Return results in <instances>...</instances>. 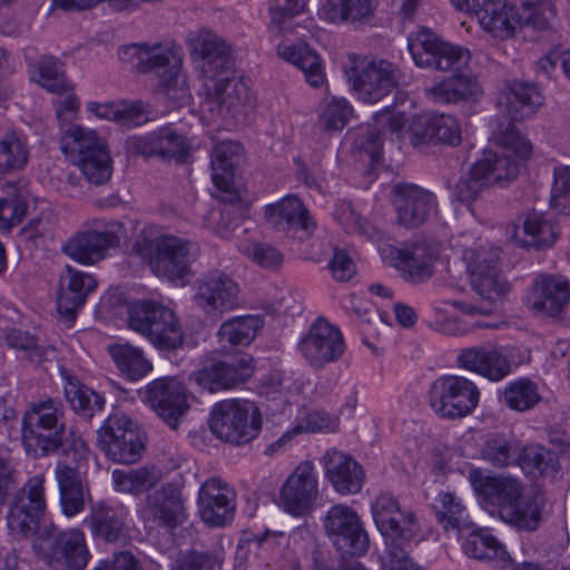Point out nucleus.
Instances as JSON below:
<instances>
[{"label": "nucleus", "mask_w": 570, "mask_h": 570, "mask_svg": "<svg viewBox=\"0 0 570 570\" xmlns=\"http://www.w3.org/2000/svg\"><path fill=\"white\" fill-rule=\"evenodd\" d=\"M469 481L482 504L520 530L534 531L542 519V504L537 495H524L523 483L512 476H484L479 469L469 471Z\"/></svg>", "instance_id": "f257e3e1"}, {"label": "nucleus", "mask_w": 570, "mask_h": 570, "mask_svg": "<svg viewBox=\"0 0 570 570\" xmlns=\"http://www.w3.org/2000/svg\"><path fill=\"white\" fill-rule=\"evenodd\" d=\"M21 440L36 458L57 453L67 441L62 402L52 397L31 402L22 416Z\"/></svg>", "instance_id": "f03ea898"}, {"label": "nucleus", "mask_w": 570, "mask_h": 570, "mask_svg": "<svg viewBox=\"0 0 570 570\" xmlns=\"http://www.w3.org/2000/svg\"><path fill=\"white\" fill-rule=\"evenodd\" d=\"M194 247L190 240L175 235H160L155 238L140 235L134 244V252L148 264L156 276L177 283L191 275Z\"/></svg>", "instance_id": "7ed1b4c3"}, {"label": "nucleus", "mask_w": 570, "mask_h": 570, "mask_svg": "<svg viewBox=\"0 0 570 570\" xmlns=\"http://www.w3.org/2000/svg\"><path fill=\"white\" fill-rule=\"evenodd\" d=\"M128 326L160 351H175L184 342V332L176 314L155 301H139L130 305Z\"/></svg>", "instance_id": "20e7f679"}, {"label": "nucleus", "mask_w": 570, "mask_h": 570, "mask_svg": "<svg viewBox=\"0 0 570 570\" xmlns=\"http://www.w3.org/2000/svg\"><path fill=\"white\" fill-rule=\"evenodd\" d=\"M262 422V413L255 403L230 399L213 406L209 428L219 440L243 445L258 435Z\"/></svg>", "instance_id": "39448f33"}, {"label": "nucleus", "mask_w": 570, "mask_h": 570, "mask_svg": "<svg viewBox=\"0 0 570 570\" xmlns=\"http://www.w3.org/2000/svg\"><path fill=\"white\" fill-rule=\"evenodd\" d=\"M494 138L500 151L489 150L478 160L488 165L484 171L493 186L517 178L520 160L528 158L532 149L531 144L511 121L497 124Z\"/></svg>", "instance_id": "423d86ee"}, {"label": "nucleus", "mask_w": 570, "mask_h": 570, "mask_svg": "<svg viewBox=\"0 0 570 570\" xmlns=\"http://www.w3.org/2000/svg\"><path fill=\"white\" fill-rule=\"evenodd\" d=\"M343 69L358 99L364 102L380 101L399 85L400 71L386 60L366 61L350 55Z\"/></svg>", "instance_id": "0eeeda50"}, {"label": "nucleus", "mask_w": 570, "mask_h": 570, "mask_svg": "<svg viewBox=\"0 0 570 570\" xmlns=\"http://www.w3.org/2000/svg\"><path fill=\"white\" fill-rule=\"evenodd\" d=\"M479 401L476 384L461 375H443L430 387V405L443 419H463L475 410Z\"/></svg>", "instance_id": "6e6552de"}, {"label": "nucleus", "mask_w": 570, "mask_h": 570, "mask_svg": "<svg viewBox=\"0 0 570 570\" xmlns=\"http://www.w3.org/2000/svg\"><path fill=\"white\" fill-rule=\"evenodd\" d=\"M407 49L416 66L439 71L459 70L471 59L469 50L441 40L426 28L409 36Z\"/></svg>", "instance_id": "1a4fd4ad"}, {"label": "nucleus", "mask_w": 570, "mask_h": 570, "mask_svg": "<svg viewBox=\"0 0 570 570\" xmlns=\"http://www.w3.org/2000/svg\"><path fill=\"white\" fill-rule=\"evenodd\" d=\"M322 524L326 537L340 552L361 556L367 551L370 539L354 508L342 503L332 505Z\"/></svg>", "instance_id": "9d476101"}, {"label": "nucleus", "mask_w": 570, "mask_h": 570, "mask_svg": "<svg viewBox=\"0 0 570 570\" xmlns=\"http://www.w3.org/2000/svg\"><path fill=\"white\" fill-rule=\"evenodd\" d=\"M132 48L137 50V70L142 73H155L159 78V90L166 98L175 101L187 98L186 82L179 77L180 59L174 51L160 45Z\"/></svg>", "instance_id": "9b49d317"}, {"label": "nucleus", "mask_w": 570, "mask_h": 570, "mask_svg": "<svg viewBox=\"0 0 570 570\" xmlns=\"http://www.w3.org/2000/svg\"><path fill=\"white\" fill-rule=\"evenodd\" d=\"M98 443L108 458L124 464L137 462L144 450L140 431L122 412H115L108 416L98 431Z\"/></svg>", "instance_id": "f8f14e48"}, {"label": "nucleus", "mask_w": 570, "mask_h": 570, "mask_svg": "<svg viewBox=\"0 0 570 570\" xmlns=\"http://www.w3.org/2000/svg\"><path fill=\"white\" fill-rule=\"evenodd\" d=\"M463 261L473 291L484 301L493 304L510 291V284L499 268V253L485 248H468Z\"/></svg>", "instance_id": "ddd939ff"}, {"label": "nucleus", "mask_w": 570, "mask_h": 570, "mask_svg": "<svg viewBox=\"0 0 570 570\" xmlns=\"http://www.w3.org/2000/svg\"><path fill=\"white\" fill-rule=\"evenodd\" d=\"M43 484V475H35L16 493L7 514L8 528L13 535L29 537L38 531L46 511Z\"/></svg>", "instance_id": "4468645a"}, {"label": "nucleus", "mask_w": 570, "mask_h": 570, "mask_svg": "<svg viewBox=\"0 0 570 570\" xmlns=\"http://www.w3.org/2000/svg\"><path fill=\"white\" fill-rule=\"evenodd\" d=\"M298 351L314 370L337 362L345 352L341 331L324 318H317L298 343Z\"/></svg>", "instance_id": "2eb2a0df"}, {"label": "nucleus", "mask_w": 570, "mask_h": 570, "mask_svg": "<svg viewBox=\"0 0 570 570\" xmlns=\"http://www.w3.org/2000/svg\"><path fill=\"white\" fill-rule=\"evenodd\" d=\"M391 203L397 225L407 229L424 225L438 206L432 191L411 183L394 184L391 187Z\"/></svg>", "instance_id": "dca6fc26"}, {"label": "nucleus", "mask_w": 570, "mask_h": 570, "mask_svg": "<svg viewBox=\"0 0 570 570\" xmlns=\"http://www.w3.org/2000/svg\"><path fill=\"white\" fill-rule=\"evenodd\" d=\"M318 498V481L312 462L299 463L279 490V507L291 515L312 512Z\"/></svg>", "instance_id": "f3484780"}, {"label": "nucleus", "mask_w": 570, "mask_h": 570, "mask_svg": "<svg viewBox=\"0 0 570 570\" xmlns=\"http://www.w3.org/2000/svg\"><path fill=\"white\" fill-rule=\"evenodd\" d=\"M194 299L206 314H224L240 306V288L225 272L213 269L196 281Z\"/></svg>", "instance_id": "a211bd4d"}, {"label": "nucleus", "mask_w": 570, "mask_h": 570, "mask_svg": "<svg viewBox=\"0 0 570 570\" xmlns=\"http://www.w3.org/2000/svg\"><path fill=\"white\" fill-rule=\"evenodd\" d=\"M141 394L142 401L174 430L189 409L186 389L176 377L154 380Z\"/></svg>", "instance_id": "6ab92c4d"}, {"label": "nucleus", "mask_w": 570, "mask_h": 570, "mask_svg": "<svg viewBox=\"0 0 570 570\" xmlns=\"http://www.w3.org/2000/svg\"><path fill=\"white\" fill-rule=\"evenodd\" d=\"M47 542L43 558L52 570H85L90 554L82 531H57L52 527L47 531Z\"/></svg>", "instance_id": "aec40b11"}, {"label": "nucleus", "mask_w": 570, "mask_h": 570, "mask_svg": "<svg viewBox=\"0 0 570 570\" xmlns=\"http://www.w3.org/2000/svg\"><path fill=\"white\" fill-rule=\"evenodd\" d=\"M375 524L390 543L409 542L417 533L415 515L412 511L401 509L396 499L390 493L379 494L372 503Z\"/></svg>", "instance_id": "412c9836"}, {"label": "nucleus", "mask_w": 570, "mask_h": 570, "mask_svg": "<svg viewBox=\"0 0 570 570\" xmlns=\"http://www.w3.org/2000/svg\"><path fill=\"white\" fill-rule=\"evenodd\" d=\"M122 224L111 220L104 230H86L70 237L61 247L70 258L83 265H94L107 256L109 248L119 245Z\"/></svg>", "instance_id": "4be33fe9"}, {"label": "nucleus", "mask_w": 570, "mask_h": 570, "mask_svg": "<svg viewBox=\"0 0 570 570\" xmlns=\"http://www.w3.org/2000/svg\"><path fill=\"white\" fill-rule=\"evenodd\" d=\"M198 512L202 520L214 527L233 521L236 511V492L224 480L209 478L198 492Z\"/></svg>", "instance_id": "5701e85b"}, {"label": "nucleus", "mask_w": 570, "mask_h": 570, "mask_svg": "<svg viewBox=\"0 0 570 570\" xmlns=\"http://www.w3.org/2000/svg\"><path fill=\"white\" fill-rule=\"evenodd\" d=\"M207 98L204 107L222 117H236L250 102L248 87L228 73L204 81Z\"/></svg>", "instance_id": "b1692460"}, {"label": "nucleus", "mask_w": 570, "mask_h": 570, "mask_svg": "<svg viewBox=\"0 0 570 570\" xmlns=\"http://www.w3.org/2000/svg\"><path fill=\"white\" fill-rule=\"evenodd\" d=\"M126 146L132 155L176 159L178 163L186 161L189 155L186 138L170 127L159 128L146 136L129 137Z\"/></svg>", "instance_id": "393cba45"}, {"label": "nucleus", "mask_w": 570, "mask_h": 570, "mask_svg": "<svg viewBox=\"0 0 570 570\" xmlns=\"http://www.w3.org/2000/svg\"><path fill=\"white\" fill-rule=\"evenodd\" d=\"M570 302V279L562 274H539L532 283L530 309L540 316H559Z\"/></svg>", "instance_id": "a878e982"}, {"label": "nucleus", "mask_w": 570, "mask_h": 570, "mask_svg": "<svg viewBox=\"0 0 570 570\" xmlns=\"http://www.w3.org/2000/svg\"><path fill=\"white\" fill-rule=\"evenodd\" d=\"M191 53L200 59L204 81L229 73L233 69L230 46L218 35L202 30L190 40Z\"/></svg>", "instance_id": "bb28decb"}, {"label": "nucleus", "mask_w": 570, "mask_h": 570, "mask_svg": "<svg viewBox=\"0 0 570 570\" xmlns=\"http://www.w3.org/2000/svg\"><path fill=\"white\" fill-rule=\"evenodd\" d=\"M265 217L277 230L299 239L308 238L316 228L303 202L295 196H286L278 203L268 205Z\"/></svg>", "instance_id": "cd10ccee"}, {"label": "nucleus", "mask_w": 570, "mask_h": 570, "mask_svg": "<svg viewBox=\"0 0 570 570\" xmlns=\"http://www.w3.org/2000/svg\"><path fill=\"white\" fill-rule=\"evenodd\" d=\"M392 265L410 283L420 284L434 274L435 249L426 243H413L402 248L390 247Z\"/></svg>", "instance_id": "c85d7f7f"}, {"label": "nucleus", "mask_w": 570, "mask_h": 570, "mask_svg": "<svg viewBox=\"0 0 570 570\" xmlns=\"http://www.w3.org/2000/svg\"><path fill=\"white\" fill-rule=\"evenodd\" d=\"M472 12L481 28L493 38L514 37L518 24L515 7L505 0H472Z\"/></svg>", "instance_id": "c756f323"}, {"label": "nucleus", "mask_w": 570, "mask_h": 570, "mask_svg": "<svg viewBox=\"0 0 570 570\" xmlns=\"http://www.w3.org/2000/svg\"><path fill=\"white\" fill-rule=\"evenodd\" d=\"M458 365L490 381L498 382L511 371V364L500 347L480 345L464 348L456 358Z\"/></svg>", "instance_id": "7c9ffc66"}, {"label": "nucleus", "mask_w": 570, "mask_h": 570, "mask_svg": "<svg viewBox=\"0 0 570 570\" xmlns=\"http://www.w3.org/2000/svg\"><path fill=\"white\" fill-rule=\"evenodd\" d=\"M542 100L535 86L512 81L498 101L501 116L498 117L497 122L508 124L511 121L517 127L518 121L535 112L542 105Z\"/></svg>", "instance_id": "2f4dec72"}, {"label": "nucleus", "mask_w": 570, "mask_h": 570, "mask_svg": "<svg viewBox=\"0 0 570 570\" xmlns=\"http://www.w3.org/2000/svg\"><path fill=\"white\" fill-rule=\"evenodd\" d=\"M324 464L325 475L337 493L355 494L362 490L364 471L351 455L330 450L324 455Z\"/></svg>", "instance_id": "473e14b6"}, {"label": "nucleus", "mask_w": 570, "mask_h": 570, "mask_svg": "<svg viewBox=\"0 0 570 570\" xmlns=\"http://www.w3.org/2000/svg\"><path fill=\"white\" fill-rule=\"evenodd\" d=\"M410 134L414 146L426 142L458 146L462 140L459 121L444 114L415 120L410 127Z\"/></svg>", "instance_id": "72a5a7b5"}, {"label": "nucleus", "mask_w": 570, "mask_h": 570, "mask_svg": "<svg viewBox=\"0 0 570 570\" xmlns=\"http://www.w3.org/2000/svg\"><path fill=\"white\" fill-rule=\"evenodd\" d=\"M97 287L96 279L83 272L67 266L60 275V288L57 308L61 315L73 318L76 312L85 304L88 295Z\"/></svg>", "instance_id": "f704fd0d"}, {"label": "nucleus", "mask_w": 570, "mask_h": 570, "mask_svg": "<svg viewBox=\"0 0 570 570\" xmlns=\"http://www.w3.org/2000/svg\"><path fill=\"white\" fill-rule=\"evenodd\" d=\"M425 96L436 104H461L476 101L483 89L476 77L468 72H458L438 83L425 88Z\"/></svg>", "instance_id": "c9c22d12"}, {"label": "nucleus", "mask_w": 570, "mask_h": 570, "mask_svg": "<svg viewBox=\"0 0 570 570\" xmlns=\"http://www.w3.org/2000/svg\"><path fill=\"white\" fill-rule=\"evenodd\" d=\"M145 518L159 525L176 527L184 518L180 492L168 484L147 495Z\"/></svg>", "instance_id": "e433bc0d"}, {"label": "nucleus", "mask_w": 570, "mask_h": 570, "mask_svg": "<svg viewBox=\"0 0 570 570\" xmlns=\"http://www.w3.org/2000/svg\"><path fill=\"white\" fill-rule=\"evenodd\" d=\"M55 475L63 514L67 517L79 514L85 509L87 498L90 497L88 485L81 473L77 469L58 463Z\"/></svg>", "instance_id": "4c0bfd02"}, {"label": "nucleus", "mask_w": 570, "mask_h": 570, "mask_svg": "<svg viewBox=\"0 0 570 570\" xmlns=\"http://www.w3.org/2000/svg\"><path fill=\"white\" fill-rule=\"evenodd\" d=\"M243 156V146L233 140L218 142L212 151V178L222 191L234 187L235 168Z\"/></svg>", "instance_id": "58836bf2"}, {"label": "nucleus", "mask_w": 570, "mask_h": 570, "mask_svg": "<svg viewBox=\"0 0 570 570\" xmlns=\"http://www.w3.org/2000/svg\"><path fill=\"white\" fill-rule=\"evenodd\" d=\"M376 7V0H326L320 16L333 23H366L374 17Z\"/></svg>", "instance_id": "ea45409f"}, {"label": "nucleus", "mask_w": 570, "mask_h": 570, "mask_svg": "<svg viewBox=\"0 0 570 570\" xmlns=\"http://www.w3.org/2000/svg\"><path fill=\"white\" fill-rule=\"evenodd\" d=\"M277 53L284 60L298 67L306 81L312 87H320L325 80L322 60L317 52L308 45L299 42L296 45H279Z\"/></svg>", "instance_id": "a19ab883"}, {"label": "nucleus", "mask_w": 570, "mask_h": 570, "mask_svg": "<svg viewBox=\"0 0 570 570\" xmlns=\"http://www.w3.org/2000/svg\"><path fill=\"white\" fill-rule=\"evenodd\" d=\"M125 517L122 508L98 503L92 508L87 521L95 538L105 542H116L125 535Z\"/></svg>", "instance_id": "79ce46f5"}, {"label": "nucleus", "mask_w": 570, "mask_h": 570, "mask_svg": "<svg viewBox=\"0 0 570 570\" xmlns=\"http://www.w3.org/2000/svg\"><path fill=\"white\" fill-rule=\"evenodd\" d=\"M463 549L466 556L491 562L498 568H507L512 564V559L505 547L487 531L472 532L465 539Z\"/></svg>", "instance_id": "37998d69"}, {"label": "nucleus", "mask_w": 570, "mask_h": 570, "mask_svg": "<svg viewBox=\"0 0 570 570\" xmlns=\"http://www.w3.org/2000/svg\"><path fill=\"white\" fill-rule=\"evenodd\" d=\"M60 131V149L73 164L106 145L96 131L80 125H68Z\"/></svg>", "instance_id": "c03bdc74"}, {"label": "nucleus", "mask_w": 570, "mask_h": 570, "mask_svg": "<svg viewBox=\"0 0 570 570\" xmlns=\"http://www.w3.org/2000/svg\"><path fill=\"white\" fill-rule=\"evenodd\" d=\"M66 385L63 387L65 396L71 409L86 419H91L97 411H100L105 404V399L90 387L80 383L76 377L62 372Z\"/></svg>", "instance_id": "a18cd8bd"}, {"label": "nucleus", "mask_w": 570, "mask_h": 570, "mask_svg": "<svg viewBox=\"0 0 570 570\" xmlns=\"http://www.w3.org/2000/svg\"><path fill=\"white\" fill-rule=\"evenodd\" d=\"M262 327L263 321L258 316H237L225 321L219 326L217 336L223 345H248Z\"/></svg>", "instance_id": "49530a36"}, {"label": "nucleus", "mask_w": 570, "mask_h": 570, "mask_svg": "<svg viewBox=\"0 0 570 570\" xmlns=\"http://www.w3.org/2000/svg\"><path fill=\"white\" fill-rule=\"evenodd\" d=\"M109 353L119 371L132 381L140 380L151 371V363L140 348L128 343L109 346Z\"/></svg>", "instance_id": "de8ad7c7"}, {"label": "nucleus", "mask_w": 570, "mask_h": 570, "mask_svg": "<svg viewBox=\"0 0 570 570\" xmlns=\"http://www.w3.org/2000/svg\"><path fill=\"white\" fill-rule=\"evenodd\" d=\"M518 464L530 473L556 478L562 464L556 453L539 444H529L519 452Z\"/></svg>", "instance_id": "09e8293b"}, {"label": "nucleus", "mask_w": 570, "mask_h": 570, "mask_svg": "<svg viewBox=\"0 0 570 570\" xmlns=\"http://www.w3.org/2000/svg\"><path fill=\"white\" fill-rule=\"evenodd\" d=\"M30 149L24 137L11 131L0 138V175L22 170L28 163Z\"/></svg>", "instance_id": "8fccbe9b"}, {"label": "nucleus", "mask_w": 570, "mask_h": 570, "mask_svg": "<svg viewBox=\"0 0 570 570\" xmlns=\"http://www.w3.org/2000/svg\"><path fill=\"white\" fill-rule=\"evenodd\" d=\"M30 72L33 81L53 94L61 95L71 88L66 80L62 65L55 57L42 56L30 65Z\"/></svg>", "instance_id": "3c124183"}, {"label": "nucleus", "mask_w": 570, "mask_h": 570, "mask_svg": "<svg viewBox=\"0 0 570 570\" xmlns=\"http://www.w3.org/2000/svg\"><path fill=\"white\" fill-rule=\"evenodd\" d=\"M160 471L155 466L115 470L112 472V480L117 490L132 494L149 490L160 480Z\"/></svg>", "instance_id": "603ef678"}, {"label": "nucleus", "mask_w": 570, "mask_h": 570, "mask_svg": "<svg viewBox=\"0 0 570 570\" xmlns=\"http://www.w3.org/2000/svg\"><path fill=\"white\" fill-rule=\"evenodd\" d=\"M523 232L525 237L521 239L522 246L534 249H544L552 246L559 236L558 227L537 213H531L525 217Z\"/></svg>", "instance_id": "864d4df0"}, {"label": "nucleus", "mask_w": 570, "mask_h": 570, "mask_svg": "<svg viewBox=\"0 0 570 570\" xmlns=\"http://www.w3.org/2000/svg\"><path fill=\"white\" fill-rule=\"evenodd\" d=\"M434 510L439 523L446 531L450 529L462 530L469 525L465 507L460 498L451 492H441L439 494Z\"/></svg>", "instance_id": "5fc2aeb1"}, {"label": "nucleus", "mask_w": 570, "mask_h": 570, "mask_svg": "<svg viewBox=\"0 0 570 570\" xmlns=\"http://www.w3.org/2000/svg\"><path fill=\"white\" fill-rule=\"evenodd\" d=\"M540 401L538 386L529 379L510 383L501 394V402L514 411H527Z\"/></svg>", "instance_id": "6e6d98bb"}, {"label": "nucleus", "mask_w": 570, "mask_h": 570, "mask_svg": "<svg viewBox=\"0 0 570 570\" xmlns=\"http://www.w3.org/2000/svg\"><path fill=\"white\" fill-rule=\"evenodd\" d=\"M75 165L91 184L102 185L111 177V158L106 145L83 156Z\"/></svg>", "instance_id": "4d7b16f0"}, {"label": "nucleus", "mask_w": 570, "mask_h": 570, "mask_svg": "<svg viewBox=\"0 0 570 570\" xmlns=\"http://www.w3.org/2000/svg\"><path fill=\"white\" fill-rule=\"evenodd\" d=\"M487 164L476 161L470 170L463 175L455 185V195L462 203H471L487 188L492 187L487 176Z\"/></svg>", "instance_id": "13d9d810"}, {"label": "nucleus", "mask_w": 570, "mask_h": 570, "mask_svg": "<svg viewBox=\"0 0 570 570\" xmlns=\"http://www.w3.org/2000/svg\"><path fill=\"white\" fill-rule=\"evenodd\" d=\"M353 116V108L344 98L325 99L320 108L318 122L326 131L342 130Z\"/></svg>", "instance_id": "bf43d9fd"}, {"label": "nucleus", "mask_w": 570, "mask_h": 570, "mask_svg": "<svg viewBox=\"0 0 570 570\" xmlns=\"http://www.w3.org/2000/svg\"><path fill=\"white\" fill-rule=\"evenodd\" d=\"M550 206L559 214H570V166H561L554 169Z\"/></svg>", "instance_id": "052dcab7"}, {"label": "nucleus", "mask_w": 570, "mask_h": 570, "mask_svg": "<svg viewBox=\"0 0 570 570\" xmlns=\"http://www.w3.org/2000/svg\"><path fill=\"white\" fill-rule=\"evenodd\" d=\"M518 449L505 440H490L482 449V458L497 468L518 463Z\"/></svg>", "instance_id": "680f3d73"}, {"label": "nucleus", "mask_w": 570, "mask_h": 570, "mask_svg": "<svg viewBox=\"0 0 570 570\" xmlns=\"http://www.w3.org/2000/svg\"><path fill=\"white\" fill-rule=\"evenodd\" d=\"M307 0H274L271 7L272 24L279 32L292 30V19L303 12Z\"/></svg>", "instance_id": "e2e57ef3"}, {"label": "nucleus", "mask_w": 570, "mask_h": 570, "mask_svg": "<svg viewBox=\"0 0 570 570\" xmlns=\"http://www.w3.org/2000/svg\"><path fill=\"white\" fill-rule=\"evenodd\" d=\"M191 379L203 389L209 392L228 390L229 385L225 375L224 362H215L205 365L191 373Z\"/></svg>", "instance_id": "0e129e2a"}, {"label": "nucleus", "mask_w": 570, "mask_h": 570, "mask_svg": "<svg viewBox=\"0 0 570 570\" xmlns=\"http://www.w3.org/2000/svg\"><path fill=\"white\" fill-rule=\"evenodd\" d=\"M225 375L229 389L246 382L254 373V358L247 353H240L235 358L224 362Z\"/></svg>", "instance_id": "69168bd1"}, {"label": "nucleus", "mask_w": 570, "mask_h": 570, "mask_svg": "<svg viewBox=\"0 0 570 570\" xmlns=\"http://www.w3.org/2000/svg\"><path fill=\"white\" fill-rule=\"evenodd\" d=\"M149 119V110L147 105L141 100L119 101V112L117 117V121L120 126L124 127H137Z\"/></svg>", "instance_id": "338daca9"}, {"label": "nucleus", "mask_w": 570, "mask_h": 570, "mask_svg": "<svg viewBox=\"0 0 570 570\" xmlns=\"http://www.w3.org/2000/svg\"><path fill=\"white\" fill-rule=\"evenodd\" d=\"M405 543L400 541L387 546L386 556L383 558L385 570H424L409 558Z\"/></svg>", "instance_id": "774afa93"}]
</instances>
